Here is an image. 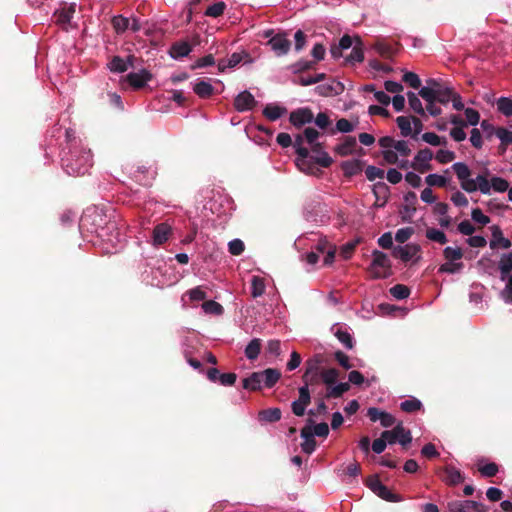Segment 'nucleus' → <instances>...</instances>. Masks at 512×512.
<instances>
[{
    "instance_id": "56",
    "label": "nucleus",
    "mask_w": 512,
    "mask_h": 512,
    "mask_svg": "<svg viewBox=\"0 0 512 512\" xmlns=\"http://www.w3.org/2000/svg\"><path fill=\"white\" fill-rule=\"evenodd\" d=\"M349 388H350L349 383H347V382L339 383L330 388L328 395L332 396V397H339L343 393L347 392L349 390Z\"/></svg>"
},
{
    "instance_id": "45",
    "label": "nucleus",
    "mask_w": 512,
    "mask_h": 512,
    "mask_svg": "<svg viewBox=\"0 0 512 512\" xmlns=\"http://www.w3.org/2000/svg\"><path fill=\"white\" fill-rule=\"evenodd\" d=\"M112 24H113V27L114 29L120 33V32H124L126 29H128L130 27V21L128 18H125L123 16H115L113 19H112Z\"/></svg>"
},
{
    "instance_id": "47",
    "label": "nucleus",
    "mask_w": 512,
    "mask_h": 512,
    "mask_svg": "<svg viewBox=\"0 0 512 512\" xmlns=\"http://www.w3.org/2000/svg\"><path fill=\"white\" fill-rule=\"evenodd\" d=\"M366 177L369 181H375L377 179H383L384 170L376 167V166H368L365 170Z\"/></svg>"
},
{
    "instance_id": "12",
    "label": "nucleus",
    "mask_w": 512,
    "mask_h": 512,
    "mask_svg": "<svg viewBox=\"0 0 512 512\" xmlns=\"http://www.w3.org/2000/svg\"><path fill=\"white\" fill-rule=\"evenodd\" d=\"M271 49L278 55H285L290 49V41L287 39L286 34H277L269 40Z\"/></svg>"
},
{
    "instance_id": "18",
    "label": "nucleus",
    "mask_w": 512,
    "mask_h": 512,
    "mask_svg": "<svg viewBox=\"0 0 512 512\" xmlns=\"http://www.w3.org/2000/svg\"><path fill=\"white\" fill-rule=\"evenodd\" d=\"M312 120L313 113L309 109H298L290 115V121L294 126H302Z\"/></svg>"
},
{
    "instance_id": "6",
    "label": "nucleus",
    "mask_w": 512,
    "mask_h": 512,
    "mask_svg": "<svg viewBox=\"0 0 512 512\" xmlns=\"http://www.w3.org/2000/svg\"><path fill=\"white\" fill-rule=\"evenodd\" d=\"M433 159V152L430 149H421L414 156L409 166L418 173H425L432 169L431 161Z\"/></svg>"
},
{
    "instance_id": "34",
    "label": "nucleus",
    "mask_w": 512,
    "mask_h": 512,
    "mask_svg": "<svg viewBox=\"0 0 512 512\" xmlns=\"http://www.w3.org/2000/svg\"><path fill=\"white\" fill-rule=\"evenodd\" d=\"M260 374L263 375V382L267 387H272L280 378V373L276 369L269 368Z\"/></svg>"
},
{
    "instance_id": "3",
    "label": "nucleus",
    "mask_w": 512,
    "mask_h": 512,
    "mask_svg": "<svg viewBox=\"0 0 512 512\" xmlns=\"http://www.w3.org/2000/svg\"><path fill=\"white\" fill-rule=\"evenodd\" d=\"M443 256L445 262L439 267L440 273L456 274L463 270V251L461 248L448 246L443 250Z\"/></svg>"
},
{
    "instance_id": "40",
    "label": "nucleus",
    "mask_w": 512,
    "mask_h": 512,
    "mask_svg": "<svg viewBox=\"0 0 512 512\" xmlns=\"http://www.w3.org/2000/svg\"><path fill=\"white\" fill-rule=\"evenodd\" d=\"M425 182L430 187H444L447 184V179L446 177L439 174H429L426 176Z\"/></svg>"
},
{
    "instance_id": "19",
    "label": "nucleus",
    "mask_w": 512,
    "mask_h": 512,
    "mask_svg": "<svg viewBox=\"0 0 512 512\" xmlns=\"http://www.w3.org/2000/svg\"><path fill=\"white\" fill-rule=\"evenodd\" d=\"M171 233V227L166 223H161L154 228L153 231V244L161 245L165 243Z\"/></svg>"
},
{
    "instance_id": "48",
    "label": "nucleus",
    "mask_w": 512,
    "mask_h": 512,
    "mask_svg": "<svg viewBox=\"0 0 512 512\" xmlns=\"http://www.w3.org/2000/svg\"><path fill=\"white\" fill-rule=\"evenodd\" d=\"M225 8H226V5L224 2H217V3L209 6L207 8L205 14L207 16L216 18L223 14Z\"/></svg>"
},
{
    "instance_id": "21",
    "label": "nucleus",
    "mask_w": 512,
    "mask_h": 512,
    "mask_svg": "<svg viewBox=\"0 0 512 512\" xmlns=\"http://www.w3.org/2000/svg\"><path fill=\"white\" fill-rule=\"evenodd\" d=\"M301 436L304 439L303 443L301 444L302 450L308 454L312 453L316 447V442L312 436V427H304L301 431Z\"/></svg>"
},
{
    "instance_id": "41",
    "label": "nucleus",
    "mask_w": 512,
    "mask_h": 512,
    "mask_svg": "<svg viewBox=\"0 0 512 512\" xmlns=\"http://www.w3.org/2000/svg\"><path fill=\"white\" fill-rule=\"evenodd\" d=\"M454 94V91L448 87H441L437 84V97L436 101L446 104L450 102V98Z\"/></svg>"
},
{
    "instance_id": "9",
    "label": "nucleus",
    "mask_w": 512,
    "mask_h": 512,
    "mask_svg": "<svg viewBox=\"0 0 512 512\" xmlns=\"http://www.w3.org/2000/svg\"><path fill=\"white\" fill-rule=\"evenodd\" d=\"M81 163L78 164V160L75 163H69L66 165L67 172L73 175L85 174L88 169L92 166V156L89 152H85L80 159Z\"/></svg>"
},
{
    "instance_id": "64",
    "label": "nucleus",
    "mask_w": 512,
    "mask_h": 512,
    "mask_svg": "<svg viewBox=\"0 0 512 512\" xmlns=\"http://www.w3.org/2000/svg\"><path fill=\"white\" fill-rule=\"evenodd\" d=\"M192 301H200L206 298V293L201 287H196L187 292Z\"/></svg>"
},
{
    "instance_id": "62",
    "label": "nucleus",
    "mask_w": 512,
    "mask_h": 512,
    "mask_svg": "<svg viewBox=\"0 0 512 512\" xmlns=\"http://www.w3.org/2000/svg\"><path fill=\"white\" fill-rule=\"evenodd\" d=\"M403 80L413 88H419L421 84L419 77L413 72L405 73Z\"/></svg>"
},
{
    "instance_id": "24",
    "label": "nucleus",
    "mask_w": 512,
    "mask_h": 512,
    "mask_svg": "<svg viewBox=\"0 0 512 512\" xmlns=\"http://www.w3.org/2000/svg\"><path fill=\"white\" fill-rule=\"evenodd\" d=\"M263 375L260 372L252 373L248 378L244 379L243 387L249 390H258L263 384Z\"/></svg>"
},
{
    "instance_id": "50",
    "label": "nucleus",
    "mask_w": 512,
    "mask_h": 512,
    "mask_svg": "<svg viewBox=\"0 0 512 512\" xmlns=\"http://www.w3.org/2000/svg\"><path fill=\"white\" fill-rule=\"evenodd\" d=\"M435 158L439 163L446 164L455 159V153L450 150L441 149L436 153Z\"/></svg>"
},
{
    "instance_id": "42",
    "label": "nucleus",
    "mask_w": 512,
    "mask_h": 512,
    "mask_svg": "<svg viewBox=\"0 0 512 512\" xmlns=\"http://www.w3.org/2000/svg\"><path fill=\"white\" fill-rule=\"evenodd\" d=\"M202 309L207 314L220 315L223 312V307L215 301H206L202 304Z\"/></svg>"
},
{
    "instance_id": "16",
    "label": "nucleus",
    "mask_w": 512,
    "mask_h": 512,
    "mask_svg": "<svg viewBox=\"0 0 512 512\" xmlns=\"http://www.w3.org/2000/svg\"><path fill=\"white\" fill-rule=\"evenodd\" d=\"M369 488L379 497L388 501H397L396 496L391 493L386 486H384L377 478H370L368 480Z\"/></svg>"
},
{
    "instance_id": "26",
    "label": "nucleus",
    "mask_w": 512,
    "mask_h": 512,
    "mask_svg": "<svg viewBox=\"0 0 512 512\" xmlns=\"http://www.w3.org/2000/svg\"><path fill=\"white\" fill-rule=\"evenodd\" d=\"M194 92L201 98H207L212 95L214 88L208 81H198L193 86Z\"/></svg>"
},
{
    "instance_id": "33",
    "label": "nucleus",
    "mask_w": 512,
    "mask_h": 512,
    "mask_svg": "<svg viewBox=\"0 0 512 512\" xmlns=\"http://www.w3.org/2000/svg\"><path fill=\"white\" fill-rule=\"evenodd\" d=\"M352 51L350 55L347 57V60L350 62H361L364 58L362 43L359 38H355V45L351 48Z\"/></svg>"
},
{
    "instance_id": "22",
    "label": "nucleus",
    "mask_w": 512,
    "mask_h": 512,
    "mask_svg": "<svg viewBox=\"0 0 512 512\" xmlns=\"http://www.w3.org/2000/svg\"><path fill=\"white\" fill-rule=\"evenodd\" d=\"M191 52V45L186 41L174 43L169 51L172 58L178 59L187 56Z\"/></svg>"
},
{
    "instance_id": "49",
    "label": "nucleus",
    "mask_w": 512,
    "mask_h": 512,
    "mask_svg": "<svg viewBox=\"0 0 512 512\" xmlns=\"http://www.w3.org/2000/svg\"><path fill=\"white\" fill-rule=\"evenodd\" d=\"M300 141H301V138H299L298 142H300ZM296 151L298 154L296 164L301 170H305L304 166H305L306 158L308 157L309 152L306 148L301 147L300 143L297 144Z\"/></svg>"
},
{
    "instance_id": "59",
    "label": "nucleus",
    "mask_w": 512,
    "mask_h": 512,
    "mask_svg": "<svg viewBox=\"0 0 512 512\" xmlns=\"http://www.w3.org/2000/svg\"><path fill=\"white\" fill-rule=\"evenodd\" d=\"M322 376V379L323 381L326 383V384H333L335 383V381L337 380L338 378V371L336 369H327V370H324L321 374Z\"/></svg>"
},
{
    "instance_id": "51",
    "label": "nucleus",
    "mask_w": 512,
    "mask_h": 512,
    "mask_svg": "<svg viewBox=\"0 0 512 512\" xmlns=\"http://www.w3.org/2000/svg\"><path fill=\"white\" fill-rule=\"evenodd\" d=\"M466 123L471 126H476L480 122V114L472 108H466L465 111Z\"/></svg>"
},
{
    "instance_id": "11",
    "label": "nucleus",
    "mask_w": 512,
    "mask_h": 512,
    "mask_svg": "<svg viewBox=\"0 0 512 512\" xmlns=\"http://www.w3.org/2000/svg\"><path fill=\"white\" fill-rule=\"evenodd\" d=\"M310 403V394L307 386H303L299 389V398L292 403L293 413L297 416H302L305 413V409Z\"/></svg>"
},
{
    "instance_id": "23",
    "label": "nucleus",
    "mask_w": 512,
    "mask_h": 512,
    "mask_svg": "<svg viewBox=\"0 0 512 512\" xmlns=\"http://www.w3.org/2000/svg\"><path fill=\"white\" fill-rule=\"evenodd\" d=\"M373 193L376 197L375 205L378 207H382L387 200L388 187L383 182H378L373 186Z\"/></svg>"
},
{
    "instance_id": "60",
    "label": "nucleus",
    "mask_w": 512,
    "mask_h": 512,
    "mask_svg": "<svg viewBox=\"0 0 512 512\" xmlns=\"http://www.w3.org/2000/svg\"><path fill=\"white\" fill-rule=\"evenodd\" d=\"M405 181L410 185L412 186L413 188H418L421 186V183H422V179L421 177L415 173V172H408L406 173L405 175Z\"/></svg>"
},
{
    "instance_id": "36",
    "label": "nucleus",
    "mask_w": 512,
    "mask_h": 512,
    "mask_svg": "<svg viewBox=\"0 0 512 512\" xmlns=\"http://www.w3.org/2000/svg\"><path fill=\"white\" fill-rule=\"evenodd\" d=\"M261 350V343L259 339H253L245 349V355L248 359L254 360L258 357Z\"/></svg>"
},
{
    "instance_id": "28",
    "label": "nucleus",
    "mask_w": 512,
    "mask_h": 512,
    "mask_svg": "<svg viewBox=\"0 0 512 512\" xmlns=\"http://www.w3.org/2000/svg\"><path fill=\"white\" fill-rule=\"evenodd\" d=\"M499 269L502 275V280L512 271V253L503 254L500 262Z\"/></svg>"
},
{
    "instance_id": "63",
    "label": "nucleus",
    "mask_w": 512,
    "mask_h": 512,
    "mask_svg": "<svg viewBox=\"0 0 512 512\" xmlns=\"http://www.w3.org/2000/svg\"><path fill=\"white\" fill-rule=\"evenodd\" d=\"M360 471V465L357 462H352L345 468L344 476L348 478L356 477Z\"/></svg>"
},
{
    "instance_id": "61",
    "label": "nucleus",
    "mask_w": 512,
    "mask_h": 512,
    "mask_svg": "<svg viewBox=\"0 0 512 512\" xmlns=\"http://www.w3.org/2000/svg\"><path fill=\"white\" fill-rule=\"evenodd\" d=\"M496 136L500 139L503 144H512V131L499 128L496 131Z\"/></svg>"
},
{
    "instance_id": "46",
    "label": "nucleus",
    "mask_w": 512,
    "mask_h": 512,
    "mask_svg": "<svg viewBox=\"0 0 512 512\" xmlns=\"http://www.w3.org/2000/svg\"><path fill=\"white\" fill-rule=\"evenodd\" d=\"M422 404L419 400L411 398L401 402L400 407L405 412H414L421 408Z\"/></svg>"
},
{
    "instance_id": "43",
    "label": "nucleus",
    "mask_w": 512,
    "mask_h": 512,
    "mask_svg": "<svg viewBox=\"0 0 512 512\" xmlns=\"http://www.w3.org/2000/svg\"><path fill=\"white\" fill-rule=\"evenodd\" d=\"M422 139L424 142L432 146H440L446 143V140L444 138H441L440 136L433 132L424 133L422 135Z\"/></svg>"
},
{
    "instance_id": "17",
    "label": "nucleus",
    "mask_w": 512,
    "mask_h": 512,
    "mask_svg": "<svg viewBox=\"0 0 512 512\" xmlns=\"http://www.w3.org/2000/svg\"><path fill=\"white\" fill-rule=\"evenodd\" d=\"M368 416H369L370 420L373 422L380 421V423L383 427H390L395 422V419L391 414H389L385 411L379 410L377 408H369Z\"/></svg>"
},
{
    "instance_id": "44",
    "label": "nucleus",
    "mask_w": 512,
    "mask_h": 512,
    "mask_svg": "<svg viewBox=\"0 0 512 512\" xmlns=\"http://www.w3.org/2000/svg\"><path fill=\"white\" fill-rule=\"evenodd\" d=\"M498 110L505 116H512V99L502 97L497 101Z\"/></svg>"
},
{
    "instance_id": "58",
    "label": "nucleus",
    "mask_w": 512,
    "mask_h": 512,
    "mask_svg": "<svg viewBox=\"0 0 512 512\" xmlns=\"http://www.w3.org/2000/svg\"><path fill=\"white\" fill-rule=\"evenodd\" d=\"M471 217L475 222L481 225H486L490 222V218L486 216L479 208H475L472 210Z\"/></svg>"
},
{
    "instance_id": "57",
    "label": "nucleus",
    "mask_w": 512,
    "mask_h": 512,
    "mask_svg": "<svg viewBox=\"0 0 512 512\" xmlns=\"http://www.w3.org/2000/svg\"><path fill=\"white\" fill-rule=\"evenodd\" d=\"M228 248L232 255L238 256L244 251V243L240 239H234L229 242Z\"/></svg>"
},
{
    "instance_id": "15",
    "label": "nucleus",
    "mask_w": 512,
    "mask_h": 512,
    "mask_svg": "<svg viewBox=\"0 0 512 512\" xmlns=\"http://www.w3.org/2000/svg\"><path fill=\"white\" fill-rule=\"evenodd\" d=\"M75 11H76V4H74V3L64 4L55 13L56 21L63 26L70 25L71 21L74 17Z\"/></svg>"
},
{
    "instance_id": "7",
    "label": "nucleus",
    "mask_w": 512,
    "mask_h": 512,
    "mask_svg": "<svg viewBox=\"0 0 512 512\" xmlns=\"http://www.w3.org/2000/svg\"><path fill=\"white\" fill-rule=\"evenodd\" d=\"M382 437L387 439L389 444L400 443L402 446L408 445L411 440V434L409 430H406L402 424H398L394 429L387 430L382 433Z\"/></svg>"
},
{
    "instance_id": "39",
    "label": "nucleus",
    "mask_w": 512,
    "mask_h": 512,
    "mask_svg": "<svg viewBox=\"0 0 512 512\" xmlns=\"http://www.w3.org/2000/svg\"><path fill=\"white\" fill-rule=\"evenodd\" d=\"M259 417L261 420L267 422H275L281 418V411L278 408H270L267 410H263L259 413Z\"/></svg>"
},
{
    "instance_id": "30",
    "label": "nucleus",
    "mask_w": 512,
    "mask_h": 512,
    "mask_svg": "<svg viewBox=\"0 0 512 512\" xmlns=\"http://www.w3.org/2000/svg\"><path fill=\"white\" fill-rule=\"evenodd\" d=\"M444 480L448 484L455 485V484L461 483L463 481V477H462L460 471L457 470L456 468H454V467H447L445 469Z\"/></svg>"
},
{
    "instance_id": "20",
    "label": "nucleus",
    "mask_w": 512,
    "mask_h": 512,
    "mask_svg": "<svg viewBox=\"0 0 512 512\" xmlns=\"http://www.w3.org/2000/svg\"><path fill=\"white\" fill-rule=\"evenodd\" d=\"M354 45L355 38L353 39L350 36L345 35L340 39L338 46H334L331 48V54L334 58H340L343 56V52L345 50L353 48Z\"/></svg>"
},
{
    "instance_id": "32",
    "label": "nucleus",
    "mask_w": 512,
    "mask_h": 512,
    "mask_svg": "<svg viewBox=\"0 0 512 512\" xmlns=\"http://www.w3.org/2000/svg\"><path fill=\"white\" fill-rule=\"evenodd\" d=\"M251 290L254 298L262 296L265 292L264 279L259 276H254L251 281Z\"/></svg>"
},
{
    "instance_id": "37",
    "label": "nucleus",
    "mask_w": 512,
    "mask_h": 512,
    "mask_svg": "<svg viewBox=\"0 0 512 512\" xmlns=\"http://www.w3.org/2000/svg\"><path fill=\"white\" fill-rule=\"evenodd\" d=\"M132 63L129 61V64L122 58L116 56L114 57L108 64V68L112 72H124L127 70L128 66H131Z\"/></svg>"
},
{
    "instance_id": "10",
    "label": "nucleus",
    "mask_w": 512,
    "mask_h": 512,
    "mask_svg": "<svg viewBox=\"0 0 512 512\" xmlns=\"http://www.w3.org/2000/svg\"><path fill=\"white\" fill-rule=\"evenodd\" d=\"M492 238L490 240L491 249H509L512 245L511 241L504 237L502 230L499 226L493 225L490 227Z\"/></svg>"
},
{
    "instance_id": "1",
    "label": "nucleus",
    "mask_w": 512,
    "mask_h": 512,
    "mask_svg": "<svg viewBox=\"0 0 512 512\" xmlns=\"http://www.w3.org/2000/svg\"><path fill=\"white\" fill-rule=\"evenodd\" d=\"M452 169L459 180L461 188L468 193L480 191L484 195H490L492 192L503 193L509 188L507 180L498 176L489 178L488 172L472 178L471 171L465 163H454Z\"/></svg>"
},
{
    "instance_id": "35",
    "label": "nucleus",
    "mask_w": 512,
    "mask_h": 512,
    "mask_svg": "<svg viewBox=\"0 0 512 512\" xmlns=\"http://www.w3.org/2000/svg\"><path fill=\"white\" fill-rule=\"evenodd\" d=\"M242 61V56L238 53L232 54L227 60H222L218 64V69L224 72L226 68H233Z\"/></svg>"
},
{
    "instance_id": "29",
    "label": "nucleus",
    "mask_w": 512,
    "mask_h": 512,
    "mask_svg": "<svg viewBox=\"0 0 512 512\" xmlns=\"http://www.w3.org/2000/svg\"><path fill=\"white\" fill-rule=\"evenodd\" d=\"M317 250L321 254H326L324 257V260H323L324 264L330 265L333 263L334 256H335V248L334 247L328 245L326 242H323L317 246Z\"/></svg>"
},
{
    "instance_id": "53",
    "label": "nucleus",
    "mask_w": 512,
    "mask_h": 512,
    "mask_svg": "<svg viewBox=\"0 0 512 512\" xmlns=\"http://www.w3.org/2000/svg\"><path fill=\"white\" fill-rule=\"evenodd\" d=\"M391 295L396 299H404L409 296V289L405 285H395L390 289Z\"/></svg>"
},
{
    "instance_id": "25",
    "label": "nucleus",
    "mask_w": 512,
    "mask_h": 512,
    "mask_svg": "<svg viewBox=\"0 0 512 512\" xmlns=\"http://www.w3.org/2000/svg\"><path fill=\"white\" fill-rule=\"evenodd\" d=\"M341 167L344 171V174L347 176H353L361 172L362 163L358 159H352L348 161H344L341 164Z\"/></svg>"
},
{
    "instance_id": "31",
    "label": "nucleus",
    "mask_w": 512,
    "mask_h": 512,
    "mask_svg": "<svg viewBox=\"0 0 512 512\" xmlns=\"http://www.w3.org/2000/svg\"><path fill=\"white\" fill-rule=\"evenodd\" d=\"M419 95L427 102H436L437 97V84L434 82L433 86L422 87L419 91Z\"/></svg>"
},
{
    "instance_id": "27",
    "label": "nucleus",
    "mask_w": 512,
    "mask_h": 512,
    "mask_svg": "<svg viewBox=\"0 0 512 512\" xmlns=\"http://www.w3.org/2000/svg\"><path fill=\"white\" fill-rule=\"evenodd\" d=\"M263 113L269 120L275 121L286 113V109L276 104H269Z\"/></svg>"
},
{
    "instance_id": "2",
    "label": "nucleus",
    "mask_w": 512,
    "mask_h": 512,
    "mask_svg": "<svg viewBox=\"0 0 512 512\" xmlns=\"http://www.w3.org/2000/svg\"><path fill=\"white\" fill-rule=\"evenodd\" d=\"M379 146L381 148V155L386 163L397 165L401 169L409 167L407 158L411 153V149L408 142L385 136L379 139Z\"/></svg>"
},
{
    "instance_id": "14",
    "label": "nucleus",
    "mask_w": 512,
    "mask_h": 512,
    "mask_svg": "<svg viewBox=\"0 0 512 512\" xmlns=\"http://www.w3.org/2000/svg\"><path fill=\"white\" fill-rule=\"evenodd\" d=\"M152 79V74L146 70L142 69L137 72H132L127 75V81L131 86L136 89L142 88Z\"/></svg>"
},
{
    "instance_id": "5",
    "label": "nucleus",
    "mask_w": 512,
    "mask_h": 512,
    "mask_svg": "<svg viewBox=\"0 0 512 512\" xmlns=\"http://www.w3.org/2000/svg\"><path fill=\"white\" fill-rule=\"evenodd\" d=\"M392 255L403 262H416L420 259V246L414 243L396 246L393 248Z\"/></svg>"
},
{
    "instance_id": "13",
    "label": "nucleus",
    "mask_w": 512,
    "mask_h": 512,
    "mask_svg": "<svg viewBox=\"0 0 512 512\" xmlns=\"http://www.w3.org/2000/svg\"><path fill=\"white\" fill-rule=\"evenodd\" d=\"M255 105L256 100L254 96L248 91L239 93L234 101V106L239 112L251 110L253 107H255Z\"/></svg>"
},
{
    "instance_id": "4",
    "label": "nucleus",
    "mask_w": 512,
    "mask_h": 512,
    "mask_svg": "<svg viewBox=\"0 0 512 512\" xmlns=\"http://www.w3.org/2000/svg\"><path fill=\"white\" fill-rule=\"evenodd\" d=\"M373 260L369 267V273L373 278L381 279L391 275V263L388 256L381 251L372 253Z\"/></svg>"
},
{
    "instance_id": "38",
    "label": "nucleus",
    "mask_w": 512,
    "mask_h": 512,
    "mask_svg": "<svg viewBox=\"0 0 512 512\" xmlns=\"http://www.w3.org/2000/svg\"><path fill=\"white\" fill-rule=\"evenodd\" d=\"M426 237L429 240H431L433 242H437L439 244H445L447 242V237H446L445 233L436 228H428L426 230Z\"/></svg>"
},
{
    "instance_id": "8",
    "label": "nucleus",
    "mask_w": 512,
    "mask_h": 512,
    "mask_svg": "<svg viewBox=\"0 0 512 512\" xmlns=\"http://www.w3.org/2000/svg\"><path fill=\"white\" fill-rule=\"evenodd\" d=\"M401 134L405 137L410 136L413 132L418 134L421 130V122L416 118L407 116H399L396 119Z\"/></svg>"
},
{
    "instance_id": "54",
    "label": "nucleus",
    "mask_w": 512,
    "mask_h": 512,
    "mask_svg": "<svg viewBox=\"0 0 512 512\" xmlns=\"http://www.w3.org/2000/svg\"><path fill=\"white\" fill-rule=\"evenodd\" d=\"M335 336L346 348L351 349L353 347L352 337L347 331L337 329Z\"/></svg>"
},
{
    "instance_id": "55",
    "label": "nucleus",
    "mask_w": 512,
    "mask_h": 512,
    "mask_svg": "<svg viewBox=\"0 0 512 512\" xmlns=\"http://www.w3.org/2000/svg\"><path fill=\"white\" fill-rule=\"evenodd\" d=\"M414 229L412 227H405L397 230L395 240L399 243H404L413 235Z\"/></svg>"
},
{
    "instance_id": "52",
    "label": "nucleus",
    "mask_w": 512,
    "mask_h": 512,
    "mask_svg": "<svg viewBox=\"0 0 512 512\" xmlns=\"http://www.w3.org/2000/svg\"><path fill=\"white\" fill-rule=\"evenodd\" d=\"M408 101L410 107L419 114H424V108L422 106V103L419 99V97L415 93H408Z\"/></svg>"
}]
</instances>
